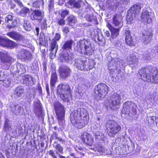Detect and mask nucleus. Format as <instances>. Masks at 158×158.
<instances>
[{
    "label": "nucleus",
    "instance_id": "nucleus-7",
    "mask_svg": "<svg viewBox=\"0 0 158 158\" xmlns=\"http://www.w3.org/2000/svg\"><path fill=\"white\" fill-rule=\"evenodd\" d=\"M121 98L120 95L117 93L112 95L108 99L106 100L104 105L107 109L114 110L116 109L117 106L121 105Z\"/></svg>",
    "mask_w": 158,
    "mask_h": 158
},
{
    "label": "nucleus",
    "instance_id": "nucleus-19",
    "mask_svg": "<svg viewBox=\"0 0 158 158\" xmlns=\"http://www.w3.org/2000/svg\"><path fill=\"white\" fill-rule=\"evenodd\" d=\"M141 19L142 22L146 23H152V17L149 14V12L147 10H143L141 15Z\"/></svg>",
    "mask_w": 158,
    "mask_h": 158
},
{
    "label": "nucleus",
    "instance_id": "nucleus-10",
    "mask_svg": "<svg viewBox=\"0 0 158 158\" xmlns=\"http://www.w3.org/2000/svg\"><path fill=\"white\" fill-rule=\"evenodd\" d=\"M109 91V87L105 84L100 83L98 84L95 89V93L98 98L101 99L105 98Z\"/></svg>",
    "mask_w": 158,
    "mask_h": 158
},
{
    "label": "nucleus",
    "instance_id": "nucleus-1",
    "mask_svg": "<svg viewBox=\"0 0 158 158\" xmlns=\"http://www.w3.org/2000/svg\"><path fill=\"white\" fill-rule=\"evenodd\" d=\"M70 119L73 126L77 129H81L88 123L89 115L86 110L79 108L71 112Z\"/></svg>",
    "mask_w": 158,
    "mask_h": 158
},
{
    "label": "nucleus",
    "instance_id": "nucleus-60",
    "mask_svg": "<svg viewBox=\"0 0 158 158\" xmlns=\"http://www.w3.org/2000/svg\"><path fill=\"white\" fill-rule=\"evenodd\" d=\"M35 30L36 31V34L37 35H38L39 31V27H37L35 28Z\"/></svg>",
    "mask_w": 158,
    "mask_h": 158
},
{
    "label": "nucleus",
    "instance_id": "nucleus-32",
    "mask_svg": "<svg viewBox=\"0 0 158 158\" xmlns=\"http://www.w3.org/2000/svg\"><path fill=\"white\" fill-rule=\"evenodd\" d=\"M16 45V43L15 42L9 39H8L6 47L12 48H14Z\"/></svg>",
    "mask_w": 158,
    "mask_h": 158
},
{
    "label": "nucleus",
    "instance_id": "nucleus-27",
    "mask_svg": "<svg viewBox=\"0 0 158 158\" xmlns=\"http://www.w3.org/2000/svg\"><path fill=\"white\" fill-rule=\"evenodd\" d=\"M0 81L2 82L1 83L3 85L6 87H8L10 85L11 82L10 78L6 77L3 79L0 80Z\"/></svg>",
    "mask_w": 158,
    "mask_h": 158
},
{
    "label": "nucleus",
    "instance_id": "nucleus-28",
    "mask_svg": "<svg viewBox=\"0 0 158 158\" xmlns=\"http://www.w3.org/2000/svg\"><path fill=\"white\" fill-rule=\"evenodd\" d=\"M67 19L68 24L70 26H72L77 21L75 17L73 15H70L68 16Z\"/></svg>",
    "mask_w": 158,
    "mask_h": 158
},
{
    "label": "nucleus",
    "instance_id": "nucleus-38",
    "mask_svg": "<svg viewBox=\"0 0 158 158\" xmlns=\"http://www.w3.org/2000/svg\"><path fill=\"white\" fill-rule=\"evenodd\" d=\"M54 147L58 152L60 153H63V148L59 144H57Z\"/></svg>",
    "mask_w": 158,
    "mask_h": 158
},
{
    "label": "nucleus",
    "instance_id": "nucleus-33",
    "mask_svg": "<svg viewBox=\"0 0 158 158\" xmlns=\"http://www.w3.org/2000/svg\"><path fill=\"white\" fill-rule=\"evenodd\" d=\"M150 123L153 125H157L158 123V117L155 116H152L150 117Z\"/></svg>",
    "mask_w": 158,
    "mask_h": 158
},
{
    "label": "nucleus",
    "instance_id": "nucleus-31",
    "mask_svg": "<svg viewBox=\"0 0 158 158\" xmlns=\"http://www.w3.org/2000/svg\"><path fill=\"white\" fill-rule=\"evenodd\" d=\"M17 67L18 72H20L21 73H24L26 71L25 67L21 64H18L17 65Z\"/></svg>",
    "mask_w": 158,
    "mask_h": 158
},
{
    "label": "nucleus",
    "instance_id": "nucleus-49",
    "mask_svg": "<svg viewBox=\"0 0 158 158\" xmlns=\"http://www.w3.org/2000/svg\"><path fill=\"white\" fill-rule=\"evenodd\" d=\"M62 31L65 34L68 33L69 31V27L66 26L63 28Z\"/></svg>",
    "mask_w": 158,
    "mask_h": 158
},
{
    "label": "nucleus",
    "instance_id": "nucleus-56",
    "mask_svg": "<svg viewBox=\"0 0 158 158\" xmlns=\"http://www.w3.org/2000/svg\"><path fill=\"white\" fill-rule=\"evenodd\" d=\"M37 89L39 91V92L40 93L42 92V89L41 86L40 85L38 86L37 87Z\"/></svg>",
    "mask_w": 158,
    "mask_h": 158
},
{
    "label": "nucleus",
    "instance_id": "nucleus-53",
    "mask_svg": "<svg viewBox=\"0 0 158 158\" xmlns=\"http://www.w3.org/2000/svg\"><path fill=\"white\" fill-rule=\"evenodd\" d=\"M46 89L47 93L49 94V91L48 84H46Z\"/></svg>",
    "mask_w": 158,
    "mask_h": 158
},
{
    "label": "nucleus",
    "instance_id": "nucleus-13",
    "mask_svg": "<svg viewBox=\"0 0 158 158\" xmlns=\"http://www.w3.org/2000/svg\"><path fill=\"white\" fill-rule=\"evenodd\" d=\"M0 59L2 63L9 67L15 60V59L10 56L7 52L4 53L1 51H0Z\"/></svg>",
    "mask_w": 158,
    "mask_h": 158
},
{
    "label": "nucleus",
    "instance_id": "nucleus-30",
    "mask_svg": "<svg viewBox=\"0 0 158 158\" xmlns=\"http://www.w3.org/2000/svg\"><path fill=\"white\" fill-rule=\"evenodd\" d=\"M29 11V9L27 7H24L22 8L19 14L23 16H26L27 13Z\"/></svg>",
    "mask_w": 158,
    "mask_h": 158
},
{
    "label": "nucleus",
    "instance_id": "nucleus-5",
    "mask_svg": "<svg viewBox=\"0 0 158 158\" xmlns=\"http://www.w3.org/2000/svg\"><path fill=\"white\" fill-rule=\"evenodd\" d=\"M105 126L106 133L110 137H114L115 135L119 133L121 130L120 125L113 119L107 120Z\"/></svg>",
    "mask_w": 158,
    "mask_h": 158
},
{
    "label": "nucleus",
    "instance_id": "nucleus-25",
    "mask_svg": "<svg viewBox=\"0 0 158 158\" xmlns=\"http://www.w3.org/2000/svg\"><path fill=\"white\" fill-rule=\"evenodd\" d=\"M73 42V41L72 39L65 41L61 49L63 50H71Z\"/></svg>",
    "mask_w": 158,
    "mask_h": 158
},
{
    "label": "nucleus",
    "instance_id": "nucleus-37",
    "mask_svg": "<svg viewBox=\"0 0 158 158\" xmlns=\"http://www.w3.org/2000/svg\"><path fill=\"white\" fill-rule=\"evenodd\" d=\"M40 27L41 29H46L47 28V20L46 19H44L42 23H41Z\"/></svg>",
    "mask_w": 158,
    "mask_h": 158
},
{
    "label": "nucleus",
    "instance_id": "nucleus-43",
    "mask_svg": "<svg viewBox=\"0 0 158 158\" xmlns=\"http://www.w3.org/2000/svg\"><path fill=\"white\" fill-rule=\"evenodd\" d=\"M59 25H64L65 24V21L64 18L59 19L56 22Z\"/></svg>",
    "mask_w": 158,
    "mask_h": 158
},
{
    "label": "nucleus",
    "instance_id": "nucleus-61",
    "mask_svg": "<svg viewBox=\"0 0 158 158\" xmlns=\"http://www.w3.org/2000/svg\"><path fill=\"white\" fill-rule=\"evenodd\" d=\"M60 142H62V143L64 142V140L61 138H58L57 139Z\"/></svg>",
    "mask_w": 158,
    "mask_h": 158
},
{
    "label": "nucleus",
    "instance_id": "nucleus-57",
    "mask_svg": "<svg viewBox=\"0 0 158 158\" xmlns=\"http://www.w3.org/2000/svg\"><path fill=\"white\" fill-rule=\"evenodd\" d=\"M70 155L73 157L74 158H80L79 157V156H78L77 157H76L75 156V154L74 153H72L70 154Z\"/></svg>",
    "mask_w": 158,
    "mask_h": 158
},
{
    "label": "nucleus",
    "instance_id": "nucleus-9",
    "mask_svg": "<svg viewBox=\"0 0 158 158\" xmlns=\"http://www.w3.org/2000/svg\"><path fill=\"white\" fill-rule=\"evenodd\" d=\"M142 7L139 4H135L132 5L128 11L126 20L128 24H131L139 14Z\"/></svg>",
    "mask_w": 158,
    "mask_h": 158
},
{
    "label": "nucleus",
    "instance_id": "nucleus-47",
    "mask_svg": "<svg viewBox=\"0 0 158 158\" xmlns=\"http://www.w3.org/2000/svg\"><path fill=\"white\" fill-rule=\"evenodd\" d=\"M48 152L49 155L52 157V158H57L52 150H49Z\"/></svg>",
    "mask_w": 158,
    "mask_h": 158
},
{
    "label": "nucleus",
    "instance_id": "nucleus-11",
    "mask_svg": "<svg viewBox=\"0 0 158 158\" xmlns=\"http://www.w3.org/2000/svg\"><path fill=\"white\" fill-rule=\"evenodd\" d=\"M136 104L130 101H127L123 104L122 112L125 114L135 115L137 114Z\"/></svg>",
    "mask_w": 158,
    "mask_h": 158
},
{
    "label": "nucleus",
    "instance_id": "nucleus-21",
    "mask_svg": "<svg viewBox=\"0 0 158 158\" xmlns=\"http://www.w3.org/2000/svg\"><path fill=\"white\" fill-rule=\"evenodd\" d=\"M107 26L110 31L111 37L113 39L117 38L119 35L120 29V28L119 27L118 28H115L109 23H107Z\"/></svg>",
    "mask_w": 158,
    "mask_h": 158
},
{
    "label": "nucleus",
    "instance_id": "nucleus-18",
    "mask_svg": "<svg viewBox=\"0 0 158 158\" xmlns=\"http://www.w3.org/2000/svg\"><path fill=\"white\" fill-rule=\"evenodd\" d=\"M125 40L126 44L130 47L134 46L135 45L136 42L133 39L129 30H126L125 32Z\"/></svg>",
    "mask_w": 158,
    "mask_h": 158
},
{
    "label": "nucleus",
    "instance_id": "nucleus-51",
    "mask_svg": "<svg viewBox=\"0 0 158 158\" xmlns=\"http://www.w3.org/2000/svg\"><path fill=\"white\" fill-rule=\"evenodd\" d=\"M93 17V15H87V20L89 22H91L92 21Z\"/></svg>",
    "mask_w": 158,
    "mask_h": 158
},
{
    "label": "nucleus",
    "instance_id": "nucleus-55",
    "mask_svg": "<svg viewBox=\"0 0 158 158\" xmlns=\"http://www.w3.org/2000/svg\"><path fill=\"white\" fill-rule=\"evenodd\" d=\"M16 2L19 5L21 6H23L22 2L20 0H18Z\"/></svg>",
    "mask_w": 158,
    "mask_h": 158
},
{
    "label": "nucleus",
    "instance_id": "nucleus-26",
    "mask_svg": "<svg viewBox=\"0 0 158 158\" xmlns=\"http://www.w3.org/2000/svg\"><path fill=\"white\" fill-rule=\"evenodd\" d=\"M60 57L67 62L72 60L73 57L72 53L68 52L60 53Z\"/></svg>",
    "mask_w": 158,
    "mask_h": 158
},
{
    "label": "nucleus",
    "instance_id": "nucleus-44",
    "mask_svg": "<svg viewBox=\"0 0 158 158\" xmlns=\"http://www.w3.org/2000/svg\"><path fill=\"white\" fill-rule=\"evenodd\" d=\"M69 14L68 11L64 10H63L61 14V16L62 18H64L65 16Z\"/></svg>",
    "mask_w": 158,
    "mask_h": 158
},
{
    "label": "nucleus",
    "instance_id": "nucleus-4",
    "mask_svg": "<svg viewBox=\"0 0 158 158\" xmlns=\"http://www.w3.org/2000/svg\"><path fill=\"white\" fill-rule=\"evenodd\" d=\"M56 94L63 101L69 102L72 97L70 86L67 84H60L57 86Z\"/></svg>",
    "mask_w": 158,
    "mask_h": 158
},
{
    "label": "nucleus",
    "instance_id": "nucleus-36",
    "mask_svg": "<svg viewBox=\"0 0 158 158\" xmlns=\"http://www.w3.org/2000/svg\"><path fill=\"white\" fill-rule=\"evenodd\" d=\"M81 0H76L73 6V8H79L81 6Z\"/></svg>",
    "mask_w": 158,
    "mask_h": 158
},
{
    "label": "nucleus",
    "instance_id": "nucleus-40",
    "mask_svg": "<svg viewBox=\"0 0 158 158\" xmlns=\"http://www.w3.org/2000/svg\"><path fill=\"white\" fill-rule=\"evenodd\" d=\"M17 22L16 21H12L11 23V25L8 24L6 26V27L7 29H10L11 28H14L16 27Z\"/></svg>",
    "mask_w": 158,
    "mask_h": 158
},
{
    "label": "nucleus",
    "instance_id": "nucleus-20",
    "mask_svg": "<svg viewBox=\"0 0 158 158\" xmlns=\"http://www.w3.org/2000/svg\"><path fill=\"white\" fill-rule=\"evenodd\" d=\"M58 81V76L55 69L52 70L51 73V77L50 79V85L51 89L55 86L56 83Z\"/></svg>",
    "mask_w": 158,
    "mask_h": 158
},
{
    "label": "nucleus",
    "instance_id": "nucleus-14",
    "mask_svg": "<svg viewBox=\"0 0 158 158\" xmlns=\"http://www.w3.org/2000/svg\"><path fill=\"white\" fill-rule=\"evenodd\" d=\"M58 72L60 77L61 78L64 80L69 77L72 73L70 68L66 65L59 66Z\"/></svg>",
    "mask_w": 158,
    "mask_h": 158
},
{
    "label": "nucleus",
    "instance_id": "nucleus-34",
    "mask_svg": "<svg viewBox=\"0 0 158 158\" xmlns=\"http://www.w3.org/2000/svg\"><path fill=\"white\" fill-rule=\"evenodd\" d=\"M24 89L23 88H17L15 89L16 95L18 97L21 96L23 93Z\"/></svg>",
    "mask_w": 158,
    "mask_h": 158
},
{
    "label": "nucleus",
    "instance_id": "nucleus-6",
    "mask_svg": "<svg viewBox=\"0 0 158 158\" xmlns=\"http://www.w3.org/2000/svg\"><path fill=\"white\" fill-rule=\"evenodd\" d=\"M54 106L58 124L62 126L65 123V111L64 107L58 101L54 104Z\"/></svg>",
    "mask_w": 158,
    "mask_h": 158
},
{
    "label": "nucleus",
    "instance_id": "nucleus-17",
    "mask_svg": "<svg viewBox=\"0 0 158 158\" xmlns=\"http://www.w3.org/2000/svg\"><path fill=\"white\" fill-rule=\"evenodd\" d=\"M58 48V45L57 44L56 40H52L50 43L49 51L50 53L49 54V57L50 59H53L56 56Z\"/></svg>",
    "mask_w": 158,
    "mask_h": 158
},
{
    "label": "nucleus",
    "instance_id": "nucleus-54",
    "mask_svg": "<svg viewBox=\"0 0 158 158\" xmlns=\"http://www.w3.org/2000/svg\"><path fill=\"white\" fill-rule=\"evenodd\" d=\"M77 154H78L77 155V156L78 155H81L79 157L80 158H82V157L84 155V154L83 153L81 152H77Z\"/></svg>",
    "mask_w": 158,
    "mask_h": 158
},
{
    "label": "nucleus",
    "instance_id": "nucleus-23",
    "mask_svg": "<svg viewBox=\"0 0 158 158\" xmlns=\"http://www.w3.org/2000/svg\"><path fill=\"white\" fill-rule=\"evenodd\" d=\"M153 34L151 31L147 30L145 31V33L143 34V42L145 44L149 43L152 39Z\"/></svg>",
    "mask_w": 158,
    "mask_h": 158
},
{
    "label": "nucleus",
    "instance_id": "nucleus-46",
    "mask_svg": "<svg viewBox=\"0 0 158 158\" xmlns=\"http://www.w3.org/2000/svg\"><path fill=\"white\" fill-rule=\"evenodd\" d=\"M76 1V0H69L67 2V4L68 5L73 7Z\"/></svg>",
    "mask_w": 158,
    "mask_h": 158
},
{
    "label": "nucleus",
    "instance_id": "nucleus-64",
    "mask_svg": "<svg viewBox=\"0 0 158 158\" xmlns=\"http://www.w3.org/2000/svg\"><path fill=\"white\" fill-rule=\"evenodd\" d=\"M116 68H117V67H116ZM116 70H118L117 71V73L118 74H119L121 73V70L120 69H118L117 68H116Z\"/></svg>",
    "mask_w": 158,
    "mask_h": 158
},
{
    "label": "nucleus",
    "instance_id": "nucleus-39",
    "mask_svg": "<svg viewBox=\"0 0 158 158\" xmlns=\"http://www.w3.org/2000/svg\"><path fill=\"white\" fill-rule=\"evenodd\" d=\"M8 39H0V45L3 47H6Z\"/></svg>",
    "mask_w": 158,
    "mask_h": 158
},
{
    "label": "nucleus",
    "instance_id": "nucleus-48",
    "mask_svg": "<svg viewBox=\"0 0 158 158\" xmlns=\"http://www.w3.org/2000/svg\"><path fill=\"white\" fill-rule=\"evenodd\" d=\"M41 57L44 59H45L46 56V51L45 49H42L41 51Z\"/></svg>",
    "mask_w": 158,
    "mask_h": 158
},
{
    "label": "nucleus",
    "instance_id": "nucleus-42",
    "mask_svg": "<svg viewBox=\"0 0 158 158\" xmlns=\"http://www.w3.org/2000/svg\"><path fill=\"white\" fill-rule=\"evenodd\" d=\"M58 134L56 132H53L50 137V140H55L58 139Z\"/></svg>",
    "mask_w": 158,
    "mask_h": 158
},
{
    "label": "nucleus",
    "instance_id": "nucleus-62",
    "mask_svg": "<svg viewBox=\"0 0 158 158\" xmlns=\"http://www.w3.org/2000/svg\"><path fill=\"white\" fill-rule=\"evenodd\" d=\"M155 50L158 53V46L156 45L154 46Z\"/></svg>",
    "mask_w": 158,
    "mask_h": 158
},
{
    "label": "nucleus",
    "instance_id": "nucleus-15",
    "mask_svg": "<svg viewBox=\"0 0 158 158\" xmlns=\"http://www.w3.org/2000/svg\"><path fill=\"white\" fill-rule=\"evenodd\" d=\"M18 57L24 61H30L32 59V55L31 52L27 50L22 49L18 52Z\"/></svg>",
    "mask_w": 158,
    "mask_h": 158
},
{
    "label": "nucleus",
    "instance_id": "nucleus-45",
    "mask_svg": "<svg viewBox=\"0 0 158 158\" xmlns=\"http://www.w3.org/2000/svg\"><path fill=\"white\" fill-rule=\"evenodd\" d=\"M60 36L59 34L56 33L53 39H52L53 40H56V42L60 40Z\"/></svg>",
    "mask_w": 158,
    "mask_h": 158
},
{
    "label": "nucleus",
    "instance_id": "nucleus-63",
    "mask_svg": "<svg viewBox=\"0 0 158 158\" xmlns=\"http://www.w3.org/2000/svg\"><path fill=\"white\" fill-rule=\"evenodd\" d=\"M0 158H5L2 153L0 152Z\"/></svg>",
    "mask_w": 158,
    "mask_h": 158
},
{
    "label": "nucleus",
    "instance_id": "nucleus-50",
    "mask_svg": "<svg viewBox=\"0 0 158 158\" xmlns=\"http://www.w3.org/2000/svg\"><path fill=\"white\" fill-rule=\"evenodd\" d=\"M33 6L35 8H39L40 7V5L38 1H36L33 3Z\"/></svg>",
    "mask_w": 158,
    "mask_h": 158
},
{
    "label": "nucleus",
    "instance_id": "nucleus-22",
    "mask_svg": "<svg viewBox=\"0 0 158 158\" xmlns=\"http://www.w3.org/2000/svg\"><path fill=\"white\" fill-rule=\"evenodd\" d=\"M31 19L32 20H38L40 22L42 19H39L41 17H43L41 11L39 10H34L30 15Z\"/></svg>",
    "mask_w": 158,
    "mask_h": 158
},
{
    "label": "nucleus",
    "instance_id": "nucleus-24",
    "mask_svg": "<svg viewBox=\"0 0 158 158\" xmlns=\"http://www.w3.org/2000/svg\"><path fill=\"white\" fill-rule=\"evenodd\" d=\"M7 35L10 37L16 40L20 41L23 39L22 35L14 31L9 32L7 33Z\"/></svg>",
    "mask_w": 158,
    "mask_h": 158
},
{
    "label": "nucleus",
    "instance_id": "nucleus-35",
    "mask_svg": "<svg viewBox=\"0 0 158 158\" xmlns=\"http://www.w3.org/2000/svg\"><path fill=\"white\" fill-rule=\"evenodd\" d=\"M39 44L41 45H43L45 42V36L43 33H40V35Z\"/></svg>",
    "mask_w": 158,
    "mask_h": 158
},
{
    "label": "nucleus",
    "instance_id": "nucleus-12",
    "mask_svg": "<svg viewBox=\"0 0 158 158\" xmlns=\"http://www.w3.org/2000/svg\"><path fill=\"white\" fill-rule=\"evenodd\" d=\"M80 139L83 143L89 146H92L94 143V138L90 134L84 132L80 136Z\"/></svg>",
    "mask_w": 158,
    "mask_h": 158
},
{
    "label": "nucleus",
    "instance_id": "nucleus-29",
    "mask_svg": "<svg viewBox=\"0 0 158 158\" xmlns=\"http://www.w3.org/2000/svg\"><path fill=\"white\" fill-rule=\"evenodd\" d=\"M31 77L28 75H25L22 77V79L23 80V83L26 85H28L30 81V77Z\"/></svg>",
    "mask_w": 158,
    "mask_h": 158
},
{
    "label": "nucleus",
    "instance_id": "nucleus-52",
    "mask_svg": "<svg viewBox=\"0 0 158 158\" xmlns=\"http://www.w3.org/2000/svg\"><path fill=\"white\" fill-rule=\"evenodd\" d=\"M97 150L98 152H101L102 151V146H99L97 147Z\"/></svg>",
    "mask_w": 158,
    "mask_h": 158
},
{
    "label": "nucleus",
    "instance_id": "nucleus-2",
    "mask_svg": "<svg viewBox=\"0 0 158 158\" xmlns=\"http://www.w3.org/2000/svg\"><path fill=\"white\" fill-rule=\"evenodd\" d=\"M139 78L148 82L158 84V68L148 65L140 69L138 72Z\"/></svg>",
    "mask_w": 158,
    "mask_h": 158
},
{
    "label": "nucleus",
    "instance_id": "nucleus-58",
    "mask_svg": "<svg viewBox=\"0 0 158 158\" xmlns=\"http://www.w3.org/2000/svg\"><path fill=\"white\" fill-rule=\"evenodd\" d=\"M43 66L44 67H43V70H44V71H46L47 67H46V63H44V64H43Z\"/></svg>",
    "mask_w": 158,
    "mask_h": 158
},
{
    "label": "nucleus",
    "instance_id": "nucleus-41",
    "mask_svg": "<svg viewBox=\"0 0 158 158\" xmlns=\"http://www.w3.org/2000/svg\"><path fill=\"white\" fill-rule=\"evenodd\" d=\"M13 17L12 15H8L5 18V20L6 23H9V21H11L12 20Z\"/></svg>",
    "mask_w": 158,
    "mask_h": 158
},
{
    "label": "nucleus",
    "instance_id": "nucleus-59",
    "mask_svg": "<svg viewBox=\"0 0 158 158\" xmlns=\"http://www.w3.org/2000/svg\"><path fill=\"white\" fill-rule=\"evenodd\" d=\"M157 94V92H154L152 93V95L154 97V98H155L156 96V94Z\"/></svg>",
    "mask_w": 158,
    "mask_h": 158
},
{
    "label": "nucleus",
    "instance_id": "nucleus-8",
    "mask_svg": "<svg viewBox=\"0 0 158 158\" xmlns=\"http://www.w3.org/2000/svg\"><path fill=\"white\" fill-rule=\"evenodd\" d=\"M78 52L86 55H91L94 52L90 43L87 40H81L77 45Z\"/></svg>",
    "mask_w": 158,
    "mask_h": 158
},
{
    "label": "nucleus",
    "instance_id": "nucleus-3",
    "mask_svg": "<svg viewBox=\"0 0 158 158\" xmlns=\"http://www.w3.org/2000/svg\"><path fill=\"white\" fill-rule=\"evenodd\" d=\"M82 56L76 60L75 65L78 69L87 71L92 69L94 67L95 63L93 59H88Z\"/></svg>",
    "mask_w": 158,
    "mask_h": 158
},
{
    "label": "nucleus",
    "instance_id": "nucleus-16",
    "mask_svg": "<svg viewBox=\"0 0 158 158\" xmlns=\"http://www.w3.org/2000/svg\"><path fill=\"white\" fill-rule=\"evenodd\" d=\"M123 17L120 14H115L112 18V23L115 27L121 28L123 25Z\"/></svg>",
    "mask_w": 158,
    "mask_h": 158
}]
</instances>
